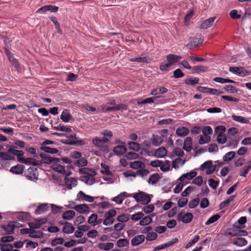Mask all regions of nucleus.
<instances>
[{"label": "nucleus", "instance_id": "nucleus-1", "mask_svg": "<svg viewBox=\"0 0 251 251\" xmlns=\"http://www.w3.org/2000/svg\"><path fill=\"white\" fill-rule=\"evenodd\" d=\"M150 195L144 192L139 191L138 193L133 194V197L137 202H140L143 205H146L151 201Z\"/></svg>", "mask_w": 251, "mask_h": 251}, {"label": "nucleus", "instance_id": "nucleus-2", "mask_svg": "<svg viewBox=\"0 0 251 251\" xmlns=\"http://www.w3.org/2000/svg\"><path fill=\"white\" fill-rule=\"evenodd\" d=\"M37 172V168L30 167L25 172V176L28 179L36 181L38 179V175L36 174Z\"/></svg>", "mask_w": 251, "mask_h": 251}, {"label": "nucleus", "instance_id": "nucleus-3", "mask_svg": "<svg viewBox=\"0 0 251 251\" xmlns=\"http://www.w3.org/2000/svg\"><path fill=\"white\" fill-rule=\"evenodd\" d=\"M142 151H145L148 155H154L157 158H163L165 157L167 153V151L164 147H161L157 149L154 154H151L150 152L147 149H143Z\"/></svg>", "mask_w": 251, "mask_h": 251}, {"label": "nucleus", "instance_id": "nucleus-4", "mask_svg": "<svg viewBox=\"0 0 251 251\" xmlns=\"http://www.w3.org/2000/svg\"><path fill=\"white\" fill-rule=\"evenodd\" d=\"M14 223H17L16 222L10 221L7 223V225H1V227L6 231L5 234H12L14 233V231L16 227Z\"/></svg>", "mask_w": 251, "mask_h": 251}, {"label": "nucleus", "instance_id": "nucleus-5", "mask_svg": "<svg viewBox=\"0 0 251 251\" xmlns=\"http://www.w3.org/2000/svg\"><path fill=\"white\" fill-rule=\"evenodd\" d=\"M229 71L239 76H244L247 74V71L242 67H231Z\"/></svg>", "mask_w": 251, "mask_h": 251}, {"label": "nucleus", "instance_id": "nucleus-6", "mask_svg": "<svg viewBox=\"0 0 251 251\" xmlns=\"http://www.w3.org/2000/svg\"><path fill=\"white\" fill-rule=\"evenodd\" d=\"M203 40L202 37L201 35H197L196 36L191 39L188 46H190V47H197L202 43Z\"/></svg>", "mask_w": 251, "mask_h": 251}, {"label": "nucleus", "instance_id": "nucleus-7", "mask_svg": "<svg viewBox=\"0 0 251 251\" xmlns=\"http://www.w3.org/2000/svg\"><path fill=\"white\" fill-rule=\"evenodd\" d=\"M113 152L117 156H121L127 151V149L124 145H118L113 148Z\"/></svg>", "mask_w": 251, "mask_h": 251}, {"label": "nucleus", "instance_id": "nucleus-8", "mask_svg": "<svg viewBox=\"0 0 251 251\" xmlns=\"http://www.w3.org/2000/svg\"><path fill=\"white\" fill-rule=\"evenodd\" d=\"M25 168L23 165L18 164L12 167L10 169V172L14 174L21 175L24 173Z\"/></svg>", "mask_w": 251, "mask_h": 251}, {"label": "nucleus", "instance_id": "nucleus-9", "mask_svg": "<svg viewBox=\"0 0 251 251\" xmlns=\"http://www.w3.org/2000/svg\"><path fill=\"white\" fill-rule=\"evenodd\" d=\"M49 206L48 203H40L35 210V214L39 215L43 214L48 210Z\"/></svg>", "mask_w": 251, "mask_h": 251}, {"label": "nucleus", "instance_id": "nucleus-10", "mask_svg": "<svg viewBox=\"0 0 251 251\" xmlns=\"http://www.w3.org/2000/svg\"><path fill=\"white\" fill-rule=\"evenodd\" d=\"M77 212L80 213H89L90 212V208L86 204H81L75 206L73 207Z\"/></svg>", "mask_w": 251, "mask_h": 251}, {"label": "nucleus", "instance_id": "nucleus-11", "mask_svg": "<svg viewBox=\"0 0 251 251\" xmlns=\"http://www.w3.org/2000/svg\"><path fill=\"white\" fill-rule=\"evenodd\" d=\"M77 197V198L76 199V201H79L81 199L82 200H84L89 202H92L94 201L93 197L91 196L86 195L82 191H80L78 193Z\"/></svg>", "mask_w": 251, "mask_h": 251}, {"label": "nucleus", "instance_id": "nucleus-12", "mask_svg": "<svg viewBox=\"0 0 251 251\" xmlns=\"http://www.w3.org/2000/svg\"><path fill=\"white\" fill-rule=\"evenodd\" d=\"M181 58V56L173 54H169L166 56L167 61L170 63L171 65L178 62Z\"/></svg>", "mask_w": 251, "mask_h": 251}, {"label": "nucleus", "instance_id": "nucleus-13", "mask_svg": "<svg viewBox=\"0 0 251 251\" xmlns=\"http://www.w3.org/2000/svg\"><path fill=\"white\" fill-rule=\"evenodd\" d=\"M216 19V17H212L204 21L201 25V28L206 29L211 27Z\"/></svg>", "mask_w": 251, "mask_h": 251}, {"label": "nucleus", "instance_id": "nucleus-14", "mask_svg": "<svg viewBox=\"0 0 251 251\" xmlns=\"http://www.w3.org/2000/svg\"><path fill=\"white\" fill-rule=\"evenodd\" d=\"M145 238V237L143 234L135 236L131 240V245L133 246H136L140 245L144 241Z\"/></svg>", "mask_w": 251, "mask_h": 251}, {"label": "nucleus", "instance_id": "nucleus-15", "mask_svg": "<svg viewBox=\"0 0 251 251\" xmlns=\"http://www.w3.org/2000/svg\"><path fill=\"white\" fill-rule=\"evenodd\" d=\"M60 142L65 144L67 145H79V146H82L85 145V142L82 140H61Z\"/></svg>", "mask_w": 251, "mask_h": 251}, {"label": "nucleus", "instance_id": "nucleus-16", "mask_svg": "<svg viewBox=\"0 0 251 251\" xmlns=\"http://www.w3.org/2000/svg\"><path fill=\"white\" fill-rule=\"evenodd\" d=\"M17 218L22 221H29L31 220V216L28 212H20L17 214Z\"/></svg>", "mask_w": 251, "mask_h": 251}, {"label": "nucleus", "instance_id": "nucleus-17", "mask_svg": "<svg viewBox=\"0 0 251 251\" xmlns=\"http://www.w3.org/2000/svg\"><path fill=\"white\" fill-rule=\"evenodd\" d=\"M20 161V163H24L26 165H32L33 166H38L41 165V163H39V161L32 158H24V159H21Z\"/></svg>", "mask_w": 251, "mask_h": 251}, {"label": "nucleus", "instance_id": "nucleus-18", "mask_svg": "<svg viewBox=\"0 0 251 251\" xmlns=\"http://www.w3.org/2000/svg\"><path fill=\"white\" fill-rule=\"evenodd\" d=\"M40 156L42 158V162H40L41 164L44 163L49 165L52 164V157L43 152L40 154Z\"/></svg>", "mask_w": 251, "mask_h": 251}, {"label": "nucleus", "instance_id": "nucleus-19", "mask_svg": "<svg viewBox=\"0 0 251 251\" xmlns=\"http://www.w3.org/2000/svg\"><path fill=\"white\" fill-rule=\"evenodd\" d=\"M64 180L66 182V186L69 189H71L72 188V185L74 186H75L77 185V181L73 177H64Z\"/></svg>", "mask_w": 251, "mask_h": 251}, {"label": "nucleus", "instance_id": "nucleus-20", "mask_svg": "<svg viewBox=\"0 0 251 251\" xmlns=\"http://www.w3.org/2000/svg\"><path fill=\"white\" fill-rule=\"evenodd\" d=\"M51 169L56 172L59 173L61 174H66L65 167L59 164H54L51 165Z\"/></svg>", "mask_w": 251, "mask_h": 251}, {"label": "nucleus", "instance_id": "nucleus-21", "mask_svg": "<svg viewBox=\"0 0 251 251\" xmlns=\"http://www.w3.org/2000/svg\"><path fill=\"white\" fill-rule=\"evenodd\" d=\"M232 244L238 247H243L248 244L246 239L242 237H238L232 241Z\"/></svg>", "mask_w": 251, "mask_h": 251}, {"label": "nucleus", "instance_id": "nucleus-22", "mask_svg": "<svg viewBox=\"0 0 251 251\" xmlns=\"http://www.w3.org/2000/svg\"><path fill=\"white\" fill-rule=\"evenodd\" d=\"M75 227L72 226V224L69 222L65 223V226L62 228V231L64 233L70 234L73 233L75 231Z\"/></svg>", "mask_w": 251, "mask_h": 251}, {"label": "nucleus", "instance_id": "nucleus-23", "mask_svg": "<svg viewBox=\"0 0 251 251\" xmlns=\"http://www.w3.org/2000/svg\"><path fill=\"white\" fill-rule=\"evenodd\" d=\"M75 213L73 210H67L62 215V218L65 220H70L75 216Z\"/></svg>", "mask_w": 251, "mask_h": 251}, {"label": "nucleus", "instance_id": "nucleus-24", "mask_svg": "<svg viewBox=\"0 0 251 251\" xmlns=\"http://www.w3.org/2000/svg\"><path fill=\"white\" fill-rule=\"evenodd\" d=\"M69 111H63L61 115L60 119L65 123H67L73 119V116Z\"/></svg>", "mask_w": 251, "mask_h": 251}, {"label": "nucleus", "instance_id": "nucleus-25", "mask_svg": "<svg viewBox=\"0 0 251 251\" xmlns=\"http://www.w3.org/2000/svg\"><path fill=\"white\" fill-rule=\"evenodd\" d=\"M163 140L160 137L154 134L152 135L151 139V142L153 146L156 147L161 145Z\"/></svg>", "mask_w": 251, "mask_h": 251}, {"label": "nucleus", "instance_id": "nucleus-26", "mask_svg": "<svg viewBox=\"0 0 251 251\" xmlns=\"http://www.w3.org/2000/svg\"><path fill=\"white\" fill-rule=\"evenodd\" d=\"M189 132V130L188 128L185 127H179L176 130V134L179 136H186Z\"/></svg>", "mask_w": 251, "mask_h": 251}, {"label": "nucleus", "instance_id": "nucleus-27", "mask_svg": "<svg viewBox=\"0 0 251 251\" xmlns=\"http://www.w3.org/2000/svg\"><path fill=\"white\" fill-rule=\"evenodd\" d=\"M129 60L132 62L149 63L151 62V59L149 56H147L132 58L130 59Z\"/></svg>", "mask_w": 251, "mask_h": 251}, {"label": "nucleus", "instance_id": "nucleus-28", "mask_svg": "<svg viewBox=\"0 0 251 251\" xmlns=\"http://www.w3.org/2000/svg\"><path fill=\"white\" fill-rule=\"evenodd\" d=\"M130 168L137 169H143L145 167V164L141 161H135L130 163Z\"/></svg>", "mask_w": 251, "mask_h": 251}, {"label": "nucleus", "instance_id": "nucleus-29", "mask_svg": "<svg viewBox=\"0 0 251 251\" xmlns=\"http://www.w3.org/2000/svg\"><path fill=\"white\" fill-rule=\"evenodd\" d=\"M160 179H161V177L157 173H155L150 176L148 181L149 183L153 185L156 184Z\"/></svg>", "mask_w": 251, "mask_h": 251}, {"label": "nucleus", "instance_id": "nucleus-30", "mask_svg": "<svg viewBox=\"0 0 251 251\" xmlns=\"http://www.w3.org/2000/svg\"><path fill=\"white\" fill-rule=\"evenodd\" d=\"M74 164L77 167H85L88 164V161L85 158L81 157L78 160L75 161Z\"/></svg>", "mask_w": 251, "mask_h": 251}, {"label": "nucleus", "instance_id": "nucleus-31", "mask_svg": "<svg viewBox=\"0 0 251 251\" xmlns=\"http://www.w3.org/2000/svg\"><path fill=\"white\" fill-rule=\"evenodd\" d=\"M247 218L245 216L241 217L239 218V219L238 220V223L239 224V225H236V224H235L233 225V227L236 228H244L245 227L244 225L247 222Z\"/></svg>", "mask_w": 251, "mask_h": 251}, {"label": "nucleus", "instance_id": "nucleus-32", "mask_svg": "<svg viewBox=\"0 0 251 251\" xmlns=\"http://www.w3.org/2000/svg\"><path fill=\"white\" fill-rule=\"evenodd\" d=\"M41 151H44L46 153L55 154L58 152V150L55 148H51L47 146H41L40 148Z\"/></svg>", "mask_w": 251, "mask_h": 251}, {"label": "nucleus", "instance_id": "nucleus-33", "mask_svg": "<svg viewBox=\"0 0 251 251\" xmlns=\"http://www.w3.org/2000/svg\"><path fill=\"white\" fill-rule=\"evenodd\" d=\"M167 91L168 90L166 88L164 87H160L152 90L151 92V95L152 96H157L158 94L166 93Z\"/></svg>", "mask_w": 251, "mask_h": 251}, {"label": "nucleus", "instance_id": "nucleus-34", "mask_svg": "<svg viewBox=\"0 0 251 251\" xmlns=\"http://www.w3.org/2000/svg\"><path fill=\"white\" fill-rule=\"evenodd\" d=\"M128 145L130 150L136 151H138L141 149L140 145L135 142L129 141L128 142Z\"/></svg>", "mask_w": 251, "mask_h": 251}, {"label": "nucleus", "instance_id": "nucleus-35", "mask_svg": "<svg viewBox=\"0 0 251 251\" xmlns=\"http://www.w3.org/2000/svg\"><path fill=\"white\" fill-rule=\"evenodd\" d=\"M193 215L191 213L187 212L182 218V222L185 224H188L193 220Z\"/></svg>", "mask_w": 251, "mask_h": 251}, {"label": "nucleus", "instance_id": "nucleus-36", "mask_svg": "<svg viewBox=\"0 0 251 251\" xmlns=\"http://www.w3.org/2000/svg\"><path fill=\"white\" fill-rule=\"evenodd\" d=\"M235 156V152L233 151H229L226 153L223 156L224 162H228L231 161Z\"/></svg>", "mask_w": 251, "mask_h": 251}, {"label": "nucleus", "instance_id": "nucleus-37", "mask_svg": "<svg viewBox=\"0 0 251 251\" xmlns=\"http://www.w3.org/2000/svg\"><path fill=\"white\" fill-rule=\"evenodd\" d=\"M101 167L104 169V170H100V172L101 174L103 175H105L106 176H112V172L109 170V166L108 165H105V164L102 163L101 164Z\"/></svg>", "mask_w": 251, "mask_h": 251}, {"label": "nucleus", "instance_id": "nucleus-38", "mask_svg": "<svg viewBox=\"0 0 251 251\" xmlns=\"http://www.w3.org/2000/svg\"><path fill=\"white\" fill-rule=\"evenodd\" d=\"M53 129L57 131L65 132L67 133H70L72 131L71 127H65L60 125L57 126H54Z\"/></svg>", "mask_w": 251, "mask_h": 251}, {"label": "nucleus", "instance_id": "nucleus-39", "mask_svg": "<svg viewBox=\"0 0 251 251\" xmlns=\"http://www.w3.org/2000/svg\"><path fill=\"white\" fill-rule=\"evenodd\" d=\"M213 80L215 82H219L222 84L226 83H234L235 82L234 80L228 78H224L220 77H215L213 79Z\"/></svg>", "mask_w": 251, "mask_h": 251}, {"label": "nucleus", "instance_id": "nucleus-40", "mask_svg": "<svg viewBox=\"0 0 251 251\" xmlns=\"http://www.w3.org/2000/svg\"><path fill=\"white\" fill-rule=\"evenodd\" d=\"M158 98H159V96L148 98L143 100L138 101L137 103L139 105L146 103H151L153 102Z\"/></svg>", "mask_w": 251, "mask_h": 251}, {"label": "nucleus", "instance_id": "nucleus-41", "mask_svg": "<svg viewBox=\"0 0 251 251\" xmlns=\"http://www.w3.org/2000/svg\"><path fill=\"white\" fill-rule=\"evenodd\" d=\"M129 241L127 239L121 238L119 239L117 242V246L119 248H123L128 246Z\"/></svg>", "mask_w": 251, "mask_h": 251}, {"label": "nucleus", "instance_id": "nucleus-42", "mask_svg": "<svg viewBox=\"0 0 251 251\" xmlns=\"http://www.w3.org/2000/svg\"><path fill=\"white\" fill-rule=\"evenodd\" d=\"M130 217V215L128 214H123L117 218V221L122 223L126 222L129 220Z\"/></svg>", "mask_w": 251, "mask_h": 251}, {"label": "nucleus", "instance_id": "nucleus-43", "mask_svg": "<svg viewBox=\"0 0 251 251\" xmlns=\"http://www.w3.org/2000/svg\"><path fill=\"white\" fill-rule=\"evenodd\" d=\"M5 152H0V158L2 160H14L15 159V157L8 154Z\"/></svg>", "mask_w": 251, "mask_h": 251}, {"label": "nucleus", "instance_id": "nucleus-44", "mask_svg": "<svg viewBox=\"0 0 251 251\" xmlns=\"http://www.w3.org/2000/svg\"><path fill=\"white\" fill-rule=\"evenodd\" d=\"M221 217V216L219 214H216L211 217H210L208 220L206 222L205 225H209L211 224L214 223L215 222L218 220Z\"/></svg>", "mask_w": 251, "mask_h": 251}, {"label": "nucleus", "instance_id": "nucleus-45", "mask_svg": "<svg viewBox=\"0 0 251 251\" xmlns=\"http://www.w3.org/2000/svg\"><path fill=\"white\" fill-rule=\"evenodd\" d=\"M142 219L140 221L139 224L142 226L149 225L152 221L151 216H146L144 218L143 217Z\"/></svg>", "mask_w": 251, "mask_h": 251}, {"label": "nucleus", "instance_id": "nucleus-46", "mask_svg": "<svg viewBox=\"0 0 251 251\" xmlns=\"http://www.w3.org/2000/svg\"><path fill=\"white\" fill-rule=\"evenodd\" d=\"M34 232H35V230L31 229L30 228H23L20 230V233L22 234H29V237H36V235H33Z\"/></svg>", "mask_w": 251, "mask_h": 251}, {"label": "nucleus", "instance_id": "nucleus-47", "mask_svg": "<svg viewBox=\"0 0 251 251\" xmlns=\"http://www.w3.org/2000/svg\"><path fill=\"white\" fill-rule=\"evenodd\" d=\"M232 117L233 119L236 122H238L243 124L249 123V121L246 119L244 117L240 116H235L234 115H232Z\"/></svg>", "mask_w": 251, "mask_h": 251}, {"label": "nucleus", "instance_id": "nucleus-48", "mask_svg": "<svg viewBox=\"0 0 251 251\" xmlns=\"http://www.w3.org/2000/svg\"><path fill=\"white\" fill-rule=\"evenodd\" d=\"M200 202L199 195L197 196V198L191 200L189 203V207L190 208H194L197 206Z\"/></svg>", "mask_w": 251, "mask_h": 251}, {"label": "nucleus", "instance_id": "nucleus-49", "mask_svg": "<svg viewBox=\"0 0 251 251\" xmlns=\"http://www.w3.org/2000/svg\"><path fill=\"white\" fill-rule=\"evenodd\" d=\"M199 78L198 77H191L185 79V83L187 85H194L199 83Z\"/></svg>", "mask_w": 251, "mask_h": 251}, {"label": "nucleus", "instance_id": "nucleus-50", "mask_svg": "<svg viewBox=\"0 0 251 251\" xmlns=\"http://www.w3.org/2000/svg\"><path fill=\"white\" fill-rule=\"evenodd\" d=\"M224 89L229 93H236L238 92V89L231 85H226Z\"/></svg>", "mask_w": 251, "mask_h": 251}, {"label": "nucleus", "instance_id": "nucleus-51", "mask_svg": "<svg viewBox=\"0 0 251 251\" xmlns=\"http://www.w3.org/2000/svg\"><path fill=\"white\" fill-rule=\"evenodd\" d=\"M125 158L127 160H132L139 158V155L133 152H129L125 155Z\"/></svg>", "mask_w": 251, "mask_h": 251}, {"label": "nucleus", "instance_id": "nucleus-52", "mask_svg": "<svg viewBox=\"0 0 251 251\" xmlns=\"http://www.w3.org/2000/svg\"><path fill=\"white\" fill-rule=\"evenodd\" d=\"M64 242V239L63 238H55L51 241V246L54 247L59 244H63Z\"/></svg>", "mask_w": 251, "mask_h": 251}, {"label": "nucleus", "instance_id": "nucleus-53", "mask_svg": "<svg viewBox=\"0 0 251 251\" xmlns=\"http://www.w3.org/2000/svg\"><path fill=\"white\" fill-rule=\"evenodd\" d=\"M235 231H234V233H233L232 234H233V236H247L248 234V232L246 231V230H239V229H237L238 228H235Z\"/></svg>", "mask_w": 251, "mask_h": 251}, {"label": "nucleus", "instance_id": "nucleus-54", "mask_svg": "<svg viewBox=\"0 0 251 251\" xmlns=\"http://www.w3.org/2000/svg\"><path fill=\"white\" fill-rule=\"evenodd\" d=\"M170 168V162L169 160H166L165 163L163 162V165H161L160 170L162 172H167L169 171Z\"/></svg>", "mask_w": 251, "mask_h": 251}, {"label": "nucleus", "instance_id": "nucleus-55", "mask_svg": "<svg viewBox=\"0 0 251 251\" xmlns=\"http://www.w3.org/2000/svg\"><path fill=\"white\" fill-rule=\"evenodd\" d=\"M226 130V127L224 126H217L215 129V133L221 135H223V133L225 132Z\"/></svg>", "mask_w": 251, "mask_h": 251}, {"label": "nucleus", "instance_id": "nucleus-56", "mask_svg": "<svg viewBox=\"0 0 251 251\" xmlns=\"http://www.w3.org/2000/svg\"><path fill=\"white\" fill-rule=\"evenodd\" d=\"M213 164V162L212 160H208L204 163H203L201 166V169L202 171L206 169H209V168H211Z\"/></svg>", "mask_w": 251, "mask_h": 251}, {"label": "nucleus", "instance_id": "nucleus-57", "mask_svg": "<svg viewBox=\"0 0 251 251\" xmlns=\"http://www.w3.org/2000/svg\"><path fill=\"white\" fill-rule=\"evenodd\" d=\"M34 223H28V225L29 227L31 229L34 230V229H38L41 227V224H39L38 221H36V219H34Z\"/></svg>", "mask_w": 251, "mask_h": 251}, {"label": "nucleus", "instance_id": "nucleus-58", "mask_svg": "<svg viewBox=\"0 0 251 251\" xmlns=\"http://www.w3.org/2000/svg\"><path fill=\"white\" fill-rule=\"evenodd\" d=\"M209 186L214 190L216 189L219 184V181H216L213 178L208 180Z\"/></svg>", "mask_w": 251, "mask_h": 251}, {"label": "nucleus", "instance_id": "nucleus-59", "mask_svg": "<svg viewBox=\"0 0 251 251\" xmlns=\"http://www.w3.org/2000/svg\"><path fill=\"white\" fill-rule=\"evenodd\" d=\"M200 239V236L197 235L195 236V237L192 239L190 241L188 242V243L186 245L185 248L186 249L190 248L193 244H195L196 242L198 241Z\"/></svg>", "mask_w": 251, "mask_h": 251}, {"label": "nucleus", "instance_id": "nucleus-60", "mask_svg": "<svg viewBox=\"0 0 251 251\" xmlns=\"http://www.w3.org/2000/svg\"><path fill=\"white\" fill-rule=\"evenodd\" d=\"M144 216V214L142 212H138L137 213L132 215L131 217V219L132 221H137L141 219Z\"/></svg>", "mask_w": 251, "mask_h": 251}, {"label": "nucleus", "instance_id": "nucleus-61", "mask_svg": "<svg viewBox=\"0 0 251 251\" xmlns=\"http://www.w3.org/2000/svg\"><path fill=\"white\" fill-rule=\"evenodd\" d=\"M157 237V234L156 232H149L148 233L146 240L147 241H153L155 240Z\"/></svg>", "mask_w": 251, "mask_h": 251}, {"label": "nucleus", "instance_id": "nucleus-62", "mask_svg": "<svg viewBox=\"0 0 251 251\" xmlns=\"http://www.w3.org/2000/svg\"><path fill=\"white\" fill-rule=\"evenodd\" d=\"M202 131L204 136H207L208 134H212L213 132V130L210 126H205L203 127Z\"/></svg>", "mask_w": 251, "mask_h": 251}, {"label": "nucleus", "instance_id": "nucleus-63", "mask_svg": "<svg viewBox=\"0 0 251 251\" xmlns=\"http://www.w3.org/2000/svg\"><path fill=\"white\" fill-rule=\"evenodd\" d=\"M154 209V206L153 204H150L148 206H144L143 208V210L146 214H149L152 212Z\"/></svg>", "mask_w": 251, "mask_h": 251}, {"label": "nucleus", "instance_id": "nucleus-64", "mask_svg": "<svg viewBox=\"0 0 251 251\" xmlns=\"http://www.w3.org/2000/svg\"><path fill=\"white\" fill-rule=\"evenodd\" d=\"M209 205V201L208 199L204 198H203L200 203V207L201 208H205L208 207Z\"/></svg>", "mask_w": 251, "mask_h": 251}]
</instances>
